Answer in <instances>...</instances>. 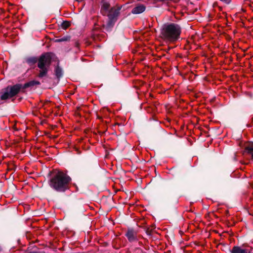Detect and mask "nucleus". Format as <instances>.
Returning <instances> with one entry per match:
<instances>
[{
    "label": "nucleus",
    "instance_id": "6",
    "mask_svg": "<svg viewBox=\"0 0 253 253\" xmlns=\"http://www.w3.org/2000/svg\"><path fill=\"white\" fill-rule=\"evenodd\" d=\"M145 10V6L143 4H139L133 8L131 12L133 14H137L142 13Z\"/></svg>",
    "mask_w": 253,
    "mask_h": 253
},
{
    "label": "nucleus",
    "instance_id": "4",
    "mask_svg": "<svg viewBox=\"0 0 253 253\" xmlns=\"http://www.w3.org/2000/svg\"><path fill=\"white\" fill-rule=\"evenodd\" d=\"M21 87L22 85L20 84H16L12 86H8L1 94V99L6 100L13 97L19 92Z\"/></svg>",
    "mask_w": 253,
    "mask_h": 253
},
{
    "label": "nucleus",
    "instance_id": "8",
    "mask_svg": "<svg viewBox=\"0 0 253 253\" xmlns=\"http://www.w3.org/2000/svg\"><path fill=\"white\" fill-rule=\"evenodd\" d=\"M231 253H247V250L243 249L238 246H234L231 251Z\"/></svg>",
    "mask_w": 253,
    "mask_h": 253
},
{
    "label": "nucleus",
    "instance_id": "5",
    "mask_svg": "<svg viewBox=\"0 0 253 253\" xmlns=\"http://www.w3.org/2000/svg\"><path fill=\"white\" fill-rule=\"evenodd\" d=\"M120 8L118 9H114L112 8L111 10L109 12L108 14V21L106 25V27L107 29H109L111 27H112L116 19V17L119 14V11Z\"/></svg>",
    "mask_w": 253,
    "mask_h": 253
},
{
    "label": "nucleus",
    "instance_id": "11",
    "mask_svg": "<svg viewBox=\"0 0 253 253\" xmlns=\"http://www.w3.org/2000/svg\"><path fill=\"white\" fill-rule=\"evenodd\" d=\"M38 61L37 58L32 57L28 58L26 59V62L30 65H33Z\"/></svg>",
    "mask_w": 253,
    "mask_h": 253
},
{
    "label": "nucleus",
    "instance_id": "14",
    "mask_svg": "<svg viewBox=\"0 0 253 253\" xmlns=\"http://www.w3.org/2000/svg\"><path fill=\"white\" fill-rule=\"evenodd\" d=\"M69 39H70V37H63V38H60V39H56V40H55V42H65V41H68Z\"/></svg>",
    "mask_w": 253,
    "mask_h": 253
},
{
    "label": "nucleus",
    "instance_id": "12",
    "mask_svg": "<svg viewBox=\"0 0 253 253\" xmlns=\"http://www.w3.org/2000/svg\"><path fill=\"white\" fill-rule=\"evenodd\" d=\"M56 76L59 78L62 76V70L59 67H56L55 69Z\"/></svg>",
    "mask_w": 253,
    "mask_h": 253
},
{
    "label": "nucleus",
    "instance_id": "1",
    "mask_svg": "<svg viewBox=\"0 0 253 253\" xmlns=\"http://www.w3.org/2000/svg\"><path fill=\"white\" fill-rule=\"evenodd\" d=\"M71 178L66 173L58 171L49 182L50 186L54 190L62 192L68 188Z\"/></svg>",
    "mask_w": 253,
    "mask_h": 253
},
{
    "label": "nucleus",
    "instance_id": "7",
    "mask_svg": "<svg viewBox=\"0 0 253 253\" xmlns=\"http://www.w3.org/2000/svg\"><path fill=\"white\" fill-rule=\"evenodd\" d=\"M126 236L130 242H132L136 239V234L132 230H129L126 234Z\"/></svg>",
    "mask_w": 253,
    "mask_h": 253
},
{
    "label": "nucleus",
    "instance_id": "15",
    "mask_svg": "<svg viewBox=\"0 0 253 253\" xmlns=\"http://www.w3.org/2000/svg\"><path fill=\"white\" fill-rule=\"evenodd\" d=\"M70 25V24L68 22H63L61 25V27L63 29H66L68 28Z\"/></svg>",
    "mask_w": 253,
    "mask_h": 253
},
{
    "label": "nucleus",
    "instance_id": "3",
    "mask_svg": "<svg viewBox=\"0 0 253 253\" xmlns=\"http://www.w3.org/2000/svg\"><path fill=\"white\" fill-rule=\"evenodd\" d=\"M53 57L52 53L47 52L42 54L39 58L38 67L40 68L38 76L40 78H43L47 76L48 68Z\"/></svg>",
    "mask_w": 253,
    "mask_h": 253
},
{
    "label": "nucleus",
    "instance_id": "9",
    "mask_svg": "<svg viewBox=\"0 0 253 253\" xmlns=\"http://www.w3.org/2000/svg\"><path fill=\"white\" fill-rule=\"evenodd\" d=\"M245 153L249 154L251 158L253 159V144H250L246 146Z\"/></svg>",
    "mask_w": 253,
    "mask_h": 253
},
{
    "label": "nucleus",
    "instance_id": "2",
    "mask_svg": "<svg viewBox=\"0 0 253 253\" xmlns=\"http://www.w3.org/2000/svg\"><path fill=\"white\" fill-rule=\"evenodd\" d=\"M180 33V26L174 23L164 25L161 32L162 38L170 42L177 41L179 38Z\"/></svg>",
    "mask_w": 253,
    "mask_h": 253
},
{
    "label": "nucleus",
    "instance_id": "13",
    "mask_svg": "<svg viewBox=\"0 0 253 253\" xmlns=\"http://www.w3.org/2000/svg\"><path fill=\"white\" fill-rule=\"evenodd\" d=\"M40 83L38 81H31L30 82L24 84V88L28 87L30 86L34 85L36 84H40Z\"/></svg>",
    "mask_w": 253,
    "mask_h": 253
},
{
    "label": "nucleus",
    "instance_id": "10",
    "mask_svg": "<svg viewBox=\"0 0 253 253\" xmlns=\"http://www.w3.org/2000/svg\"><path fill=\"white\" fill-rule=\"evenodd\" d=\"M102 3L101 10H104L105 11H108L110 7V4L109 2L107 0H105L102 1Z\"/></svg>",
    "mask_w": 253,
    "mask_h": 253
}]
</instances>
